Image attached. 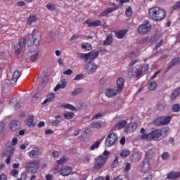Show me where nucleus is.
<instances>
[{"label":"nucleus","mask_w":180,"mask_h":180,"mask_svg":"<svg viewBox=\"0 0 180 180\" xmlns=\"http://www.w3.org/2000/svg\"><path fill=\"white\" fill-rule=\"evenodd\" d=\"M169 133V127H165L163 129H158L152 131L149 134H144L140 136L141 140H154V141H160L162 140L167 134Z\"/></svg>","instance_id":"obj_1"},{"label":"nucleus","mask_w":180,"mask_h":180,"mask_svg":"<svg viewBox=\"0 0 180 180\" xmlns=\"http://www.w3.org/2000/svg\"><path fill=\"white\" fill-rule=\"evenodd\" d=\"M149 16L152 18L155 22H160L164 19L167 16V12L165 10L155 6L149 9Z\"/></svg>","instance_id":"obj_2"},{"label":"nucleus","mask_w":180,"mask_h":180,"mask_svg":"<svg viewBox=\"0 0 180 180\" xmlns=\"http://www.w3.org/2000/svg\"><path fill=\"white\" fill-rule=\"evenodd\" d=\"M108 155H109V151L105 150L103 155H101L96 159L94 164V168H96V169H99L103 167L105 162H106V160H108Z\"/></svg>","instance_id":"obj_3"},{"label":"nucleus","mask_w":180,"mask_h":180,"mask_svg":"<svg viewBox=\"0 0 180 180\" xmlns=\"http://www.w3.org/2000/svg\"><path fill=\"white\" fill-rule=\"evenodd\" d=\"M40 167V162L37 160H34L33 162H30L27 163L25 165L26 169L31 172V174H36L37 171H39V168Z\"/></svg>","instance_id":"obj_4"},{"label":"nucleus","mask_w":180,"mask_h":180,"mask_svg":"<svg viewBox=\"0 0 180 180\" xmlns=\"http://www.w3.org/2000/svg\"><path fill=\"white\" fill-rule=\"evenodd\" d=\"M151 30V24L149 20H146L143 23L139 26L138 32L140 34H146Z\"/></svg>","instance_id":"obj_5"},{"label":"nucleus","mask_w":180,"mask_h":180,"mask_svg":"<svg viewBox=\"0 0 180 180\" xmlns=\"http://www.w3.org/2000/svg\"><path fill=\"white\" fill-rule=\"evenodd\" d=\"M117 141V134L110 133L105 139V146L112 147Z\"/></svg>","instance_id":"obj_6"},{"label":"nucleus","mask_w":180,"mask_h":180,"mask_svg":"<svg viewBox=\"0 0 180 180\" xmlns=\"http://www.w3.org/2000/svg\"><path fill=\"white\" fill-rule=\"evenodd\" d=\"M141 172H143L144 174L151 171V165L150 164V160L146 158L140 165Z\"/></svg>","instance_id":"obj_7"},{"label":"nucleus","mask_w":180,"mask_h":180,"mask_svg":"<svg viewBox=\"0 0 180 180\" xmlns=\"http://www.w3.org/2000/svg\"><path fill=\"white\" fill-rule=\"evenodd\" d=\"M171 116H162V117H158L155 120V123L157 125L162 124L163 126H165V124H168L171 122Z\"/></svg>","instance_id":"obj_8"},{"label":"nucleus","mask_w":180,"mask_h":180,"mask_svg":"<svg viewBox=\"0 0 180 180\" xmlns=\"http://www.w3.org/2000/svg\"><path fill=\"white\" fill-rule=\"evenodd\" d=\"M129 74H131L132 78H137V79L143 77V75H141V72L140 70V65L133 67L129 71Z\"/></svg>","instance_id":"obj_9"},{"label":"nucleus","mask_w":180,"mask_h":180,"mask_svg":"<svg viewBox=\"0 0 180 180\" xmlns=\"http://www.w3.org/2000/svg\"><path fill=\"white\" fill-rule=\"evenodd\" d=\"M68 161V159L65 156L62 157L59 160L57 161L58 167H55V174H58L60 171H61V168H63V164Z\"/></svg>","instance_id":"obj_10"},{"label":"nucleus","mask_w":180,"mask_h":180,"mask_svg":"<svg viewBox=\"0 0 180 180\" xmlns=\"http://www.w3.org/2000/svg\"><path fill=\"white\" fill-rule=\"evenodd\" d=\"M119 92L120 91H118L117 89L116 90L115 89L108 88L105 90V94L108 98H115V96H116Z\"/></svg>","instance_id":"obj_11"},{"label":"nucleus","mask_w":180,"mask_h":180,"mask_svg":"<svg viewBox=\"0 0 180 180\" xmlns=\"http://www.w3.org/2000/svg\"><path fill=\"white\" fill-rule=\"evenodd\" d=\"M26 44V39H22L18 43L16 46H14V50L15 54H20V52L22 51V49L25 47Z\"/></svg>","instance_id":"obj_12"},{"label":"nucleus","mask_w":180,"mask_h":180,"mask_svg":"<svg viewBox=\"0 0 180 180\" xmlns=\"http://www.w3.org/2000/svg\"><path fill=\"white\" fill-rule=\"evenodd\" d=\"M86 70L87 72H95L98 70V65L94 62H89L86 65Z\"/></svg>","instance_id":"obj_13"},{"label":"nucleus","mask_w":180,"mask_h":180,"mask_svg":"<svg viewBox=\"0 0 180 180\" xmlns=\"http://www.w3.org/2000/svg\"><path fill=\"white\" fill-rule=\"evenodd\" d=\"M20 127L19 122L16 120H12L9 123V129L11 131H16Z\"/></svg>","instance_id":"obj_14"},{"label":"nucleus","mask_w":180,"mask_h":180,"mask_svg":"<svg viewBox=\"0 0 180 180\" xmlns=\"http://www.w3.org/2000/svg\"><path fill=\"white\" fill-rule=\"evenodd\" d=\"M124 86V79L120 77L117 79V89L118 92H122L123 91V87Z\"/></svg>","instance_id":"obj_15"},{"label":"nucleus","mask_w":180,"mask_h":180,"mask_svg":"<svg viewBox=\"0 0 180 180\" xmlns=\"http://www.w3.org/2000/svg\"><path fill=\"white\" fill-rule=\"evenodd\" d=\"M117 9H119V6L114 5L113 7H110L101 13V16H108V13H112V12H115V11H117Z\"/></svg>","instance_id":"obj_16"},{"label":"nucleus","mask_w":180,"mask_h":180,"mask_svg":"<svg viewBox=\"0 0 180 180\" xmlns=\"http://www.w3.org/2000/svg\"><path fill=\"white\" fill-rule=\"evenodd\" d=\"M39 153H40V150L37 148H35L34 149L29 152L28 153L29 158H37V157H39Z\"/></svg>","instance_id":"obj_17"},{"label":"nucleus","mask_w":180,"mask_h":180,"mask_svg":"<svg viewBox=\"0 0 180 180\" xmlns=\"http://www.w3.org/2000/svg\"><path fill=\"white\" fill-rule=\"evenodd\" d=\"M137 129V123L132 122L130 124L129 127L128 129L125 128L124 131L126 133H131L133 131H135Z\"/></svg>","instance_id":"obj_18"},{"label":"nucleus","mask_w":180,"mask_h":180,"mask_svg":"<svg viewBox=\"0 0 180 180\" xmlns=\"http://www.w3.org/2000/svg\"><path fill=\"white\" fill-rule=\"evenodd\" d=\"M66 85L65 80H61L53 89L54 92H57L59 89H64Z\"/></svg>","instance_id":"obj_19"},{"label":"nucleus","mask_w":180,"mask_h":180,"mask_svg":"<svg viewBox=\"0 0 180 180\" xmlns=\"http://www.w3.org/2000/svg\"><path fill=\"white\" fill-rule=\"evenodd\" d=\"M72 172V169L71 167H67L60 171V175H63V176H68V175H70Z\"/></svg>","instance_id":"obj_20"},{"label":"nucleus","mask_w":180,"mask_h":180,"mask_svg":"<svg viewBox=\"0 0 180 180\" xmlns=\"http://www.w3.org/2000/svg\"><path fill=\"white\" fill-rule=\"evenodd\" d=\"M139 68H140V71L142 77L144 75L147 74V72H148L149 68L148 64H143L141 67L139 66Z\"/></svg>","instance_id":"obj_21"},{"label":"nucleus","mask_w":180,"mask_h":180,"mask_svg":"<svg viewBox=\"0 0 180 180\" xmlns=\"http://www.w3.org/2000/svg\"><path fill=\"white\" fill-rule=\"evenodd\" d=\"M179 172H171L168 175H167V179H177V178H179Z\"/></svg>","instance_id":"obj_22"},{"label":"nucleus","mask_w":180,"mask_h":180,"mask_svg":"<svg viewBox=\"0 0 180 180\" xmlns=\"http://www.w3.org/2000/svg\"><path fill=\"white\" fill-rule=\"evenodd\" d=\"M33 120H34L33 115L28 116L26 120V124L30 127H34L35 124H34Z\"/></svg>","instance_id":"obj_23"},{"label":"nucleus","mask_w":180,"mask_h":180,"mask_svg":"<svg viewBox=\"0 0 180 180\" xmlns=\"http://www.w3.org/2000/svg\"><path fill=\"white\" fill-rule=\"evenodd\" d=\"M39 51H40L39 50L38 47H37L36 49L32 51L33 54L30 57L31 61L34 62L37 60V56H39Z\"/></svg>","instance_id":"obj_24"},{"label":"nucleus","mask_w":180,"mask_h":180,"mask_svg":"<svg viewBox=\"0 0 180 180\" xmlns=\"http://www.w3.org/2000/svg\"><path fill=\"white\" fill-rule=\"evenodd\" d=\"M32 39L33 44L37 47L40 44V35L33 34Z\"/></svg>","instance_id":"obj_25"},{"label":"nucleus","mask_w":180,"mask_h":180,"mask_svg":"<svg viewBox=\"0 0 180 180\" xmlns=\"http://www.w3.org/2000/svg\"><path fill=\"white\" fill-rule=\"evenodd\" d=\"M20 75H22L21 72H19V70L15 71L13 75L12 81H13L14 83L15 84V82L18 81V79H19V78H20Z\"/></svg>","instance_id":"obj_26"},{"label":"nucleus","mask_w":180,"mask_h":180,"mask_svg":"<svg viewBox=\"0 0 180 180\" xmlns=\"http://www.w3.org/2000/svg\"><path fill=\"white\" fill-rule=\"evenodd\" d=\"M54 98H56V95L54 94V93L49 94L47 96L46 99H45L44 101V102L42 103V105H46V103H47V102H51V101H53V99H54Z\"/></svg>","instance_id":"obj_27"},{"label":"nucleus","mask_w":180,"mask_h":180,"mask_svg":"<svg viewBox=\"0 0 180 180\" xmlns=\"http://www.w3.org/2000/svg\"><path fill=\"white\" fill-rule=\"evenodd\" d=\"M34 22H37V17L36 15H30L27 18V25H32V23H34Z\"/></svg>","instance_id":"obj_28"},{"label":"nucleus","mask_w":180,"mask_h":180,"mask_svg":"<svg viewBox=\"0 0 180 180\" xmlns=\"http://www.w3.org/2000/svg\"><path fill=\"white\" fill-rule=\"evenodd\" d=\"M179 95H180V87H178L176 89H174V91H173V92L172 93L171 98L172 99H176V98H178V96H179Z\"/></svg>","instance_id":"obj_29"},{"label":"nucleus","mask_w":180,"mask_h":180,"mask_svg":"<svg viewBox=\"0 0 180 180\" xmlns=\"http://www.w3.org/2000/svg\"><path fill=\"white\" fill-rule=\"evenodd\" d=\"M126 33H127V30L118 31L115 33V37H117V39H122V37H124Z\"/></svg>","instance_id":"obj_30"},{"label":"nucleus","mask_w":180,"mask_h":180,"mask_svg":"<svg viewBox=\"0 0 180 180\" xmlns=\"http://www.w3.org/2000/svg\"><path fill=\"white\" fill-rule=\"evenodd\" d=\"M62 108H64V109H68L69 110H77L75 106L68 103L62 104Z\"/></svg>","instance_id":"obj_31"},{"label":"nucleus","mask_w":180,"mask_h":180,"mask_svg":"<svg viewBox=\"0 0 180 180\" xmlns=\"http://www.w3.org/2000/svg\"><path fill=\"white\" fill-rule=\"evenodd\" d=\"M120 157L122 158H126L128 155H130V150L127 149H123L120 153Z\"/></svg>","instance_id":"obj_32"},{"label":"nucleus","mask_w":180,"mask_h":180,"mask_svg":"<svg viewBox=\"0 0 180 180\" xmlns=\"http://www.w3.org/2000/svg\"><path fill=\"white\" fill-rule=\"evenodd\" d=\"M113 43V38L112 36L109 35L107 37L106 39L103 42L104 46H110V44Z\"/></svg>","instance_id":"obj_33"},{"label":"nucleus","mask_w":180,"mask_h":180,"mask_svg":"<svg viewBox=\"0 0 180 180\" xmlns=\"http://www.w3.org/2000/svg\"><path fill=\"white\" fill-rule=\"evenodd\" d=\"M126 124H127V122H126V120L121 121L117 124H116L115 129H123V127H126Z\"/></svg>","instance_id":"obj_34"},{"label":"nucleus","mask_w":180,"mask_h":180,"mask_svg":"<svg viewBox=\"0 0 180 180\" xmlns=\"http://www.w3.org/2000/svg\"><path fill=\"white\" fill-rule=\"evenodd\" d=\"M180 63V60L179 58H176L174 59H173L170 64L168 65V68H172V67H174V65H176V64H179Z\"/></svg>","instance_id":"obj_35"},{"label":"nucleus","mask_w":180,"mask_h":180,"mask_svg":"<svg viewBox=\"0 0 180 180\" xmlns=\"http://www.w3.org/2000/svg\"><path fill=\"white\" fill-rule=\"evenodd\" d=\"M180 63V60L179 58H176L174 59H173L170 64L168 65V68H172V67H174V65H176V64H179Z\"/></svg>","instance_id":"obj_36"},{"label":"nucleus","mask_w":180,"mask_h":180,"mask_svg":"<svg viewBox=\"0 0 180 180\" xmlns=\"http://www.w3.org/2000/svg\"><path fill=\"white\" fill-rule=\"evenodd\" d=\"M80 58H81V60H83L84 61V63H86V61H88V60H90L89 53H80Z\"/></svg>","instance_id":"obj_37"},{"label":"nucleus","mask_w":180,"mask_h":180,"mask_svg":"<svg viewBox=\"0 0 180 180\" xmlns=\"http://www.w3.org/2000/svg\"><path fill=\"white\" fill-rule=\"evenodd\" d=\"M89 54V58L90 61H92V60H95V58H98V56H99V52H90Z\"/></svg>","instance_id":"obj_38"},{"label":"nucleus","mask_w":180,"mask_h":180,"mask_svg":"<svg viewBox=\"0 0 180 180\" xmlns=\"http://www.w3.org/2000/svg\"><path fill=\"white\" fill-rule=\"evenodd\" d=\"M74 112H68L64 114L65 119H67L68 120H70V119H72L74 117Z\"/></svg>","instance_id":"obj_39"},{"label":"nucleus","mask_w":180,"mask_h":180,"mask_svg":"<svg viewBox=\"0 0 180 180\" xmlns=\"http://www.w3.org/2000/svg\"><path fill=\"white\" fill-rule=\"evenodd\" d=\"M82 48L90 51V50H92V45H91L89 43L83 44L82 45Z\"/></svg>","instance_id":"obj_40"},{"label":"nucleus","mask_w":180,"mask_h":180,"mask_svg":"<svg viewBox=\"0 0 180 180\" xmlns=\"http://www.w3.org/2000/svg\"><path fill=\"white\" fill-rule=\"evenodd\" d=\"M99 146H101V141H96L93 145L91 146L90 150H95L96 148H98Z\"/></svg>","instance_id":"obj_41"},{"label":"nucleus","mask_w":180,"mask_h":180,"mask_svg":"<svg viewBox=\"0 0 180 180\" xmlns=\"http://www.w3.org/2000/svg\"><path fill=\"white\" fill-rule=\"evenodd\" d=\"M91 127H93V129H102V124H101V122H93L91 124Z\"/></svg>","instance_id":"obj_42"},{"label":"nucleus","mask_w":180,"mask_h":180,"mask_svg":"<svg viewBox=\"0 0 180 180\" xmlns=\"http://www.w3.org/2000/svg\"><path fill=\"white\" fill-rule=\"evenodd\" d=\"M148 88L150 91H154V89L157 88V83H155V82H150L148 85Z\"/></svg>","instance_id":"obj_43"},{"label":"nucleus","mask_w":180,"mask_h":180,"mask_svg":"<svg viewBox=\"0 0 180 180\" xmlns=\"http://www.w3.org/2000/svg\"><path fill=\"white\" fill-rule=\"evenodd\" d=\"M133 157L135 158V161H140V160H141V155L138 152L134 153Z\"/></svg>","instance_id":"obj_44"},{"label":"nucleus","mask_w":180,"mask_h":180,"mask_svg":"<svg viewBox=\"0 0 180 180\" xmlns=\"http://www.w3.org/2000/svg\"><path fill=\"white\" fill-rule=\"evenodd\" d=\"M125 15L126 16H131L133 15V11L131 10V7H129L125 11Z\"/></svg>","instance_id":"obj_45"},{"label":"nucleus","mask_w":180,"mask_h":180,"mask_svg":"<svg viewBox=\"0 0 180 180\" xmlns=\"http://www.w3.org/2000/svg\"><path fill=\"white\" fill-rule=\"evenodd\" d=\"M46 8L49 9V11H54V9H56V5H54L51 3H49L46 5Z\"/></svg>","instance_id":"obj_46"},{"label":"nucleus","mask_w":180,"mask_h":180,"mask_svg":"<svg viewBox=\"0 0 180 180\" xmlns=\"http://www.w3.org/2000/svg\"><path fill=\"white\" fill-rule=\"evenodd\" d=\"M101 24L102 22L101 20H96L93 22V24H91V27H98V26H101Z\"/></svg>","instance_id":"obj_47"},{"label":"nucleus","mask_w":180,"mask_h":180,"mask_svg":"<svg viewBox=\"0 0 180 180\" xmlns=\"http://www.w3.org/2000/svg\"><path fill=\"white\" fill-rule=\"evenodd\" d=\"M117 165H119V158H115V159L112 162V164L111 166H112V168H116V167H117Z\"/></svg>","instance_id":"obj_48"},{"label":"nucleus","mask_w":180,"mask_h":180,"mask_svg":"<svg viewBox=\"0 0 180 180\" xmlns=\"http://www.w3.org/2000/svg\"><path fill=\"white\" fill-rule=\"evenodd\" d=\"M131 169V165H130V163H126L125 167L124 169V172H129V171H130Z\"/></svg>","instance_id":"obj_49"},{"label":"nucleus","mask_w":180,"mask_h":180,"mask_svg":"<svg viewBox=\"0 0 180 180\" xmlns=\"http://www.w3.org/2000/svg\"><path fill=\"white\" fill-rule=\"evenodd\" d=\"M172 110H173V112H178L180 110L179 104H176V105H173Z\"/></svg>","instance_id":"obj_50"},{"label":"nucleus","mask_w":180,"mask_h":180,"mask_svg":"<svg viewBox=\"0 0 180 180\" xmlns=\"http://www.w3.org/2000/svg\"><path fill=\"white\" fill-rule=\"evenodd\" d=\"M88 134H86V131H84L82 133V134L79 136V139H82L84 141L86 140Z\"/></svg>","instance_id":"obj_51"},{"label":"nucleus","mask_w":180,"mask_h":180,"mask_svg":"<svg viewBox=\"0 0 180 180\" xmlns=\"http://www.w3.org/2000/svg\"><path fill=\"white\" fill-rule=\"evenodd\" d=\"M19 174V171H18V169H13L11 171V175L12 176L15 177L18 174Z\"/></svg>","instance_id":"obj_52"},{"label":"nucleus","mask_w":180,"mask_h":180,"mask_svg":"<svg viewBox=\"0 0 180 180\" xmlns=\"http://www.w3.org/2000/svg\"><path fill=\"white\" fill-rule=\"evenodd\" d=\"M94 22H92V20L91 19H87L86 21H85V25H88V27H92V24H93Z\"/></svg>","instance_id":"obj_53"},{"label":"nucleus","mask_w":180,"mask_h":180,"mask_svg":"<svg viewBox=\"0 0 180 180\" xmlns=\"http://www.w3.org/2000/svg\"><path fill=\"white\" fill-rule=\"evenodd\" d=\"M82 91V89L79 88L76 89L75 91L72 92V96H75V95H77V94H81Z\"/></svg>","instance_id":"obj_54"},{"label":"nucleus","mask_w":180,"mask_h":180,"mask_svg":"<svg viewBox=\"0 0 180 180\" xmlns=\"http://www.w3.org/2000/svg\"><path fill=\"white\" fill-rule=\"evenodd\" d=\"M27 146H29V141H25V144H22L20 146V150H26Z\"/></svg>","instance_id":"obj_55"},{"label":"nucleus","mask_w":180,"mask_h":180,"mask_svg":"<svg viewBox=\"0 0 180 180\" xmlns=\"http://www.w3.org/2000/svg\"><path fill=\"white\" fill-rule=\"evenodd\" d=\"M52 156L54 158H58L60 157V153L58 151H53L52 152Z\"/></svg>","instance_id":"obj_56"},{"label":"nucleus","mask_w":180,"mask_h":180,"mask_svg":"<svg viewBox=\"0 0 180 180\" xmlns=\"http://www.w3.org/2000/svg\"><path fill=\"white\" fill-rule=\"evenodd\" d=\"M20 179L23 180L27 179V172L22 173L20 176Z\"/></svg>","instance_id":"obj_57"},{"label":"nucleus","mask_w":180,"mask_h":180,"mask_svg":"<svg viewBox=\"0 0 180 180\" xmlns=\"http://www.w3.org/2000/svg\"><path fill=\"white\" fill-rule=\"evenodd\" d=\"M136 56H139V52L137 51H132L129 53V57L133 58V57H136Z\"/></svg>","instance_id":"obj_58"},{"label":"nucleus","mask_w":180,"mask_h":180,"mask_svg":"<svg viewBox=\"0 0 180 180\" xmlns=\"http://www.w3.org/2000/svg\"><path fill=\"white\" fill-rule=\"evenodd\" d=\"M168 157H169V153H168V152H165L162 155V158L163 160H167V158H168Z\"/></svg>","instance_id":"obj_59"},{"label":"nucleus","mask_w":180,"mask_h":180,"mask_svg":"<svg viewBox=\"0 0 180 180\" xmlns=\"http://www.w3.org/2000/svg\"><path fill=\"white\" fill-rule=\"evenodd\" d=\"M102 116H103V114H101V112L97 113L96 115H95L92 119H101V117H102Z\"/></svg>","instance_id":"obj_60"},{"label":"nucleus","mask_w":180,"mask_h":180,"mask_svg":"<svg viewBox=\"0 0 180 180\" xmlns=\"http://www.w3.org/2000/svg\"><path fill=\"white\" fill-rule=\"evenodd\" d=\"M60 123H61V121H60V120H55L52 122L53 126H58Z\"/></svg>","instance_id":"obj_61"},{"label":"nucleus","mask_w":180,"mask_h":180,"mask_svg":"<svg viewBox=\"0 0 180 180\" xmlns=\"http://www.w3.org/2000/svg\"><path fill=\"white\" fill-rule=\"evenodd\" d=\"M79 37V36L78 34H74L70 38V41H72L73 40H77V39H78Z\"/></svg>","instance_id":"obj_62"},{"label":"nucleus","mask_w":180,"mask_h":180,"mask_svg":"<svg viewBox=\"0 0 180 180\" xmlns=\"http://www.w3.org/2000/svg\"><path fill=\"white\" fill-rule=\"evenodd\" d=\"M173 9L176 10V9H180V1H178L174 6Z\"/></svg>","instance_id":"obj_63"},{"label":"nucleus","mask_w":180,"mask_h":180,"mask_svg":"<svg viewBox=\"0 0 180 180\" xmlns=\"http://www.w3.org/2000/svg\"><path fill=\"white\" fill-rule=\"evenodd\" d=\"M8 179V176L6 174H1L0 175V180H7Z\"/></svg>","instance_id":"obj_64"}]
</instances>
